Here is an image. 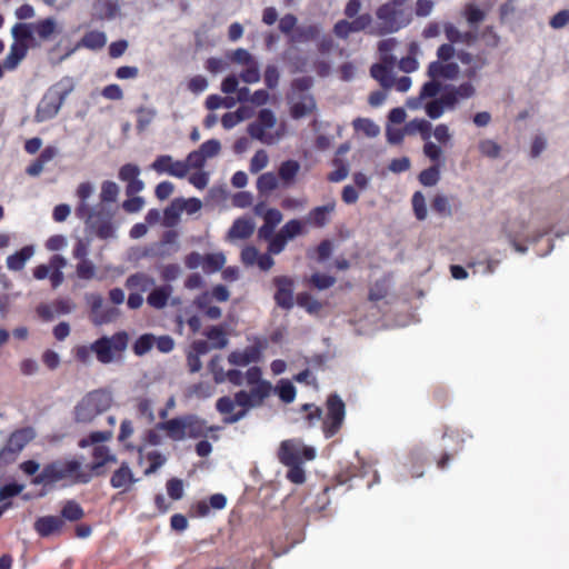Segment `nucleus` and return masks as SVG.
Here are the masks:
<instances>
[{"label":"nucleus","instance_id":"nucleus-33","mask_svg":"<svg viewBox=\"0 0 569 569\" xmlns=\"http://www.w3.org/2000/svg\"><path fill=\"white\" fill-rule=\"evenodd\" d=\"M301 169L300 163L297 160L289 159L280 163L278 170V177L286 186H290L295 182L297 174Z\"/></svg>","mask_w":569,"mask_h":569},{"label":"nucleus","instance_id":"nucleus-18","mask_svg":"<svg viewBox=\"0 0 569 569\" xmlns=\"http://www.w3.org/2000/svg\"><path fill=\"white\" fill-rule=\"evenodd\" d=\"M372 22L369 13L356 17L352 21L340 20L335 24V33L339 38H347L350 33L367 29Z\"/></svg>","mask_w":569,"mask_h":569},{"label":"nucleus","instance_id":"nucleus-35","mask_svg":"<svg viewBox=\"0 0 569 569\" xmlns=\"http://www.w3.org/2000/svg\"><path fill=\"white\" fill-rule=\"evenodd\" d=\"M479 153L488 159L497 160L501 158L502 147L491 138H482L477 144Z\"/></svg>","mask_w":569,"mask_h":569},{"label":"nucleus","instance_id":"nucleus-63","mask_svg":"<svg viewBox=\"0 0 569 569\" xmlns=\"http://www.w3.org/2000/svg\"><path fill=\"white\" fill-rule=\"evenodd\" d=\"M440 179V169L439 166H432L426 170H423L419 174V181L421 184L426 187H432L438 183Z\"/></svg>","mask_w":569,"mask_h":569},{"label":"nucleus","instance_id":"nucleus-37","mask_svg":"<svg viewBox=\"0 0 569 569\" xmlns=\"http://www.w3.org/2000/svg\"><path fill=\"white\" fill-rule=\"evenodd\" d=\"M67 266V259L60 254L52 256V271L50 274V283L53 289L60 287L64 281L63 268Z\"/></svg>","mask_w":569,"mask_h":569},{"label":"nucleus","instance_id":"nucleus-54","mask_svg":"<svg viewBox=\"0 0 569 569\" xmlns=\"http://www.w3.org/2000/svg\"><path fill=\"white\" fill-rule=\"evenodd\" d=\"M76 273L79 279L92 280L97 276V267L90 260H81L76 266Z\"/></svg>","mask_w":569,"mask_h":569},{"label":"nucleus","instance_id":"nucleus-45","mask_svg":"<svg viewBox=\"0 0 569 569\" xmlns=\"http://www.w3.org/2000/svg\"><path fill=\"white\" fill-rule=\"evenodd\" d=\"M208 341L213 349H223L228 345V337L226 331L218 326L211 327L206 331Z\"/></svg>","mask_w":569,"mask_h":569},{"label":"nucleus","instance_id":"nucleus-31","mask_svg":"<svg viewBox=\"0 0 569 569\" xmlns=\"http://www.w3.org/2000/svg\"><path fill=\"white\" fill-rule=\"evenodd\" d=\"M27 50L28 48L26 43L13 42L10 46V51L4 59L3 68L9 71L14 70L22 61V59L26 57Z\"/></svg>","mask_w":569,"mask_h":569},{"label":"nucleus","instance_id":"nucleus-40","mask_svg":"<svg viewBox=\"0 0 569 569\" xmlns=\"http://www.w3.org/2000/svg\"><path fill=\"white\" fill-rule=\"evenodd\" d=\"M458 60L467 68L465 76L468 78L476 77L477 72L483 67V61L480 58L473 57L468 52H459L457 54Z\"/></svg>","mask_w":569,"mask_h":569},{"label":"nucleus","instance_id":"nucleus-1","mask_svg":"<svg viewBox=\"0 0 569 569\" xmlns=\"http://www.w3.org/2000/svg\"><path fill=\"white\" fill-rule=\"evenodd\" d=\"M91 478V472L83 468L82 461L70 458L59 459L44 466L42 471L33 478L32 483L50 485L60 481L87 483Z\"/></svg>","mask_w":569,"mask_h":569},{"label":"nucleus","instance_id":"nucleus-62","mask_svg":"<svg viewBox=\"0 0 569 569\" xmlns=\"http://www.w3.org/2000/svg\"><path fill=\"white\" fill-rule=\"evenodd\" d=\"M156 338L152 335H142L133 345V352L137 356H143L149 352L154 345Z\"/></svg>","mask_w":569,"mask_h":569},{"label":"nucleus","instance_id":"nucleus-10","mask_svg":"<svg viewBox=\"0 0 569 569\" xmlns=\"http://www.w3.org/2000/svg\"><path fill=\"white\" fill-rule=\"evenodd\" d=\"M376 16L380 23L378 27L370 29V33L376 36L397 32L411 21L409 12L403 9H397L390 3L379 7Z\"/></svg>","mask_w":569,"mask_h":569},{"label":"nucleus","instance_id":"nucleus-3","mask_svg":"<svg viewBox=\"0 0 569 569\" xmlns=\"http://www.w3.org/2000/svg\"><path fill=\"white\" fill-rule=\"evenodd\" d=\"M76 84L74 78L64 76L49 87L37 106L34 121L46 122L53 119L59 113L67 97L74 90Z\"/></svg>","mask_w":569,"mask_h":569},{"label":"nucleus","instance_id":"nucleus-27","mask_svg":"<svg viewBox=\"0 0 569 569\" xmlns=\"http://www.w3.org/2000/svg\"><path fill=\"white\" fill-rule=\"evenodd\" d=\"M64 521L61 517L57 516H47L39 518L34 523V529L42 537H48L54 532H58Z\"/></svg>","mask_w":569,"mask_h":569},{"label":"nucleus","instance_id":"nucleus-41","mask_svg":"<svg viewBox=\"0 0 569 569\" xmlns=\"http://www.w3.org/2000/svg\"><path fill=\"white\" fill-rule=\"evenodd\" d=\"M398 46V41L395 38H389L379 42V52L382 60V66H387L392 68L397 58L391 53L396 47Z\"/></svg>","mask_w":569,"mask_h":569},{"label":"nucleus","instance_id":"nucleus-38","mask_svg":"<svg viewBox=\"0 0 569 569\" xmlns=\"http://www.w3.org/2000/svg\"><path fill=\"white\" fill-rule=\"evenodd\" d=\"M432 124L426 119H413L409 121L405 127L407 134L420 133L423 140H428L431 137Z\"/></svg>","mask_w":569,"mask_h":569},{"label":"nucleus","instance_id":"nucleus-30","mask_svg":"<svg viewBox=\"0 0 569 569\" xmlns=\"http://www.w3.org/2000/svg\"><path fill=\"white\" fill-rule=\"evenodd\" d=\"M207 427L203 421L197 418L180 419V438L182 437H201L206 433Z\"/></svg>","mask_w":569,"mask_h":569},{"label":"nucleus","instance_id":"nucleus-8","mask_svg":"<svg viewBox=\"0 0 569 569\" xmlns=\"http://www.w3.org/2000/svg\"><path fill=\"white\" fill-rule=\"evenodd\" d=\"M84 221L86 229L102 240L117 238V226L113 222V213L103 204L96 206L84 216H79Z\"/></svg>","mask_w":569,"mask_h":569},{"label":"nucleus","instance_id":"nucleus-36","mask_svg":"<svg viewBox=\"0 0 569 569\" xmlns=\"http://www.w3.org/2000/svg\"><path fill=\"white\" fill-rule=\"evenodd\" d=\"M107 43V36L102 31L93 30L87 32L80 40L79 46L90 50L102 49Z\"/></svg>","mask_w":569,"mask_h":569},{"label":"nucleus","instance_id":"nucleus-64","mask_svg":"<svg viewBox=\"0 0 569 569\" xmlns=\"http://www.w3.org/2000/svg\"><path fill=\"white\" fill-rule=\"evenodd\" d=\"M62 519L69 521H77L83 517V510L79 503L74 501H68L61 511Z\"/></svg>","mask_w":569,"mask_h":569},{"label":"nucleus","instance_id":"nucleus-28","mask_svg":"<svg viewBox=\"0 0 569 569\" xmlns=\"http://www.w3.org/2000/svg\"><path fill=\"white\" fill-rule=\"evenodd\" d=\"M119 10L118 0H97L93 4V14L99 20L114 19Z\"/></svg>","mask_w":569,"mask_h":569},{"label":"nucleus","instance_id":"nucleus-25","mask_svg":"<svg viewBox=\"0 0 569 569\" xmlns=\"http://www.w3.org/2000/svg\"><path fill=\"white\" fill-rule=\"evenodd\" d=\"M93 193H94V184L93 183L86 181V182H81L78 186L77 191H76V194L79 199V203L76 208L77 217L84 216L87 212H89L90 210H92L94 208V207H91L88 202V200L91 198V196Z\"/></svg>","mask_w":569,"mask_h":569},{"label":"nucleus","instance_id":"nucleus-44","mask_svg":"<svg viewBox=\"0 0 569 569\" xmlns=\"http://www.w3.org/2000/svg\"><path fill=\"white\" fill-rule=\"evenodd\" d=\"M279 179L272 171L264 172L257 179V190L259 193H269L279 187Z\"/></svg>","mask_w":569,"mask_h":569},{"label":"nucleus","instance_id":"nucleus-29","mask_svg":"<svg viewBox=\"0 0 569 569\" xmlns=\"http://www.w3.org/2000/svg\"><path fill=\"white\" fill-rule=\"evenodd\" d=\"M421 54L420 47L417 42H411L408 47V53L406 57L401 58L398 67L401 71L406 73L413 72L419 68L418 57Z\"/></svg>","mask_w":569,"mask_h":569},{"label":"nucleus","instance_id":"nucleus-22","mask_svg":"<svg viewBox=\"0 0 569 569\" xmlns=\"http://www.w3.org/2000/svg\"><path fill=\"white\" fill-rule=\"evenodd\" d=\"M335 209V201H331L323 206L316 207L308 213L306 222L317 228L325 227L330 221L331 214L333 213Z\"/></svg>","mask_w":569,"mask_h":569},{"label":"nucleus","instance_id":"nucleus-46","mask_svg":"<svg viewBox=\"0 0 569 569\" xmlns=\"http://www.w3.org/2000/svg\"><path fill=\"white\" fill-rule=\"evenodd\" d=\"M157 117V110L153 107H140L137 109V130L144 131Z\"/></svg>","mask_w":569,"mask_h":569},{"label":"nucleus","instance_id":"nucleus-34","mask_svg":"<svg viewBox=\"0 0 569 569\" xmlns=\"http://www.w3.org/2000/svg\"><path fill=\"white\" fill-rule=\"evenodd\" d=\"M134 482L130 468L122 463L111 477L110 483L113 488L127 490Z\"/></svg>","mask_w":569,"mask_h":569},{"label":"nucleus","instance_id":"nucleus-12","mask_svg":"<svg viewBox=\"0 0 569 569\" xmlns=\"http://www.w3.org/2000/svg\"><path fill=\"white\" fill-rule=\"evenodd\" d=\"M112 432L111 431H94L91 432L88 437L82 438L79 441V447L86 448L91 445H96L92 451V457L94 459L93 463L90 466V472L100 475L101 473V467L109 462H116V456L110 453V450L108 447L101 445L102 442L108 441L111 439Z\"/></svg>","mask_w":569,"mask_h":569},{"label":"nucleus","instance_id":"nucleus-9","mask_svg":"<svg viewBox=\"0 0 569 569\" xmlns=\"http://www.w3.org/2000/svg\"><path fill=\"white\" fill-rule=\"evenodd\" d=\"M112 396L106 390H94L84 396L74 408L76 420L91 422L98 415L111 407Z\"/></svg>","mask_w":569,"mask_h":569},{"label":"nucleus","instance_id":"nucleus-17","mask_svg":"<svg viewBox=\"0 0 569 569\" xmlns=\"http://www.w3.org/2000/svg\"><path fill=\"white\" fill-rule=\"evenodd\" d=\"M221 144L218 140L211 139L203 142L199 150L189 154L187 163L190 167L200 168L207 159L217 156L220 152Z\"/></svg>","mask_w":569,"mask_h":569},{"label":"nucleus","instance_id":"nucleus-58","mask_svg":"<svg viewBox=\"0 0 569 569\" xmlns=\"http://www.w3.org/2000/svg\"><path fill=\"white\" fill-rule=\"evenodd\" d=\"M120 312L114 307H102V310L92 318V322L97 326L110 323L119 317Z\"/></svg>","mask_w":569,"mask_h":569},{"label":"nucleus","instance_id":"nucleus-32","mask_svg":"<svg viewBox=\"0 0 569 569\" xmlns=\"http://www.w3.org/2000/svg\"><path fill=\"white\" fill-rule=\"evenodd\" d=\"M321 32L319 24H308L298 27L290 36V41L293 43H302L310 40H316Z\"/></svg>","mask_w":569,"mask_h":569},{"label":"nucleus","instance_id":"nucleus-7","mask_svg":"<svg viewBox=\"0 0 569 569\" xmlns=\"http://www.w3.org/2000/svg\"><path fill=\"white\" fill-rule=\"evenodd\" d=\"M440 91V84L437 81H427L420 89L417 97H410L406 106L410 110L425 109L430 119H439L446 111L441 98H436Z\"/></svg>","mask_w":569,"mask_h":569},{"label":"nucleus","instance_id":"nucleus-13","mask_svg":"<svg viewBox=\"0 0 569 569\" xmlns=\"http://www.w3.org/2000/svg\"><path fill=\"white\" fill-rule=\"evenodd\" d=\"M346 417V406L341 398L332 395L327 400V412L322 421L326 438L333 437L342 427Z\"/></svg>","mask_w":569,"mask_h":569},{"label":"nucleus","instance_id":"nucleus-53","mask_svg":"<svg viewBox=\"0 0 569 569\" xmlns=\"http://www.w3.org/2000/svg\"><path fill=\"white\" fill-rule=\"evenodd\" d=\"M276 392L279 396V398L286 403L292 402L296 398L295 386L292 385V382L286 379H281L278 382L276 387Z\"/></svg>","mask_w":569,"mask_h":569},{"label":"nucleus","instance_id":"nucleus-59","mask_svg":"<svg viewBox=\"0 0 569 569\" xmlns=\"http://www.w3.org/2000/svg\"><path fill=\"white\" fill-rule=\"evenodd\" d=\"M303 224L298 219L289 220L279 231V233L288 240L293 239L298 234L302 233Z\"/></svg>","mask_w":569,"mask_h":569},{"label":"nucleus","instance_id":"nucleus-47","mask_svg":"<svg viewBox=\"0 0 569 569\" xmlns=\"http://www.w3.org/2000/svg\"><path fill=\"white\" fill-rule=\"evenodd\" d=\"M151 168L159 173H169L178 177V163L172 160L169 156L159 157L152 164Z\"/></svg>","mask_w":569,"mask_h":569},{"label":"nucleus","instance_id":"nucleus-21","mask_svg":"<svg viewBox=\"0 0 569 569\" xmlns=\"http://www.w3.org/2000/svg\"><path fill=\"white\" fill-rule=\"evenodd\" d=\"M36 433L32 428H23L14 431L8 442L7 446L1 451V456H4L7 452L18 453L20 452L28 442H30L34 438Z\"/></svg>","mask_w":569,"mask_h":569},{"label":"nucleus","instance_id":"nucleus-15","mask_svg":"<svg viewBox=\"0 0 569 569\" xmlns=\"http://www.w3.org/2000/svg\"><path fill=\"white\" fill-rule=\"evenodd\" d=\"M217 410L224 416V421L234 423L246 417L247 410L238 401V392L233 398L222 397L217 401Z\"/></svg>","mask_w":569,"mask_h":569},{"label":"nucleus","instance_id":"nucleus-55","mask_svg":"<svg viewBox=\"0 0 569 569\" xmlns=\"http://www.w3.org/2000/svg\"><path fill=\"white\" fill-rule=\"evenodd\" d=\"M425 141H426V143L423 146L425 156L430 161L435 162V166L440 167L443 163L441 147L438 143L430 141V139L425 140Z\"/></svg>","mask_w":569,"mask_h":569},{"label":"nucleus","instance_id":"nucleus-39","mask_svg":"<svg viewBox=\"0 0 569 569\" xmlns=\"http://www.w3.org/2000/svg\"><path fill=\"white\" fill-rule=\"evenodd\" d=\"M172 293V288L170 286H162L156 288L151 291V293L147 298V302L156 308L161 309L167 305L169 297Z\"/></svg>","mask_w":569,"mask_h":569},{"label":"nucleus","instance_id":"nucleus-52","mask_svg":"<svg viewBox=\"0 0 569 569\" xmlns=\"http://www.w3.org/2000/svg\"><path fill=\"white\" fill-rule=\"evenodd\" d=\"M34 34L46 40L49 39L56 31L57 23L53 18H47L44 20L33 23Z\"/></svg>","mask_w":569,"mask_h":569},{"label":"nucleus","instance_id":"nucleus-42","mask_svg":"<svg viewBox=\"0 0 569 569\" xmlns=\"http://www.w3.org/2000/svg\"><path fill=\"white\" fill-rule=\"evenodd\" d=\"M154 284V281L151 277L146 273H134L131 274L126 280V287L130 290L137 289L142 292L148 291Z\"/></svg>","mask_w":569,"mask_h":569},{"label":"nucleus","instance_id":"nucleus-16","mask_svg":"<svg viewBox=\"0 0 569 569\" xmlns=\"http://www.w3.org/2000/svg\"><path fill=\"white\" fill-rule=\"evenodd\" d=\"M262 347L258 343L246 347L241 350H234L228 356V361L232 366L246 367L250 363L260 361Z\"/></svg>","mask_w":569,"mask_h":569},{"label":"nucleus","instance_id":"nucleus-19","mask_svg":"<svg viewBox=\"0 0 569 569\" xmlns=\"http://www.w3.org/2000/svg\"><path fill=\"white\" fill-rule=\"evenodd\" d=\"M459 66L451 61H433L428 67L430 81L439 79L452 80L459 76Z\"/></svg>","mask_w":569,"mask_h":569},{"label":"nucleus","instance_id":"nucleus-20","mask_svg":"<svg viewBox=\"0 0 569 569\" xmlns=\"http://www.w3.org/2000/svg\"><path fill=\"white\" fill-rule=\"evenodd\" d=\"M276 293L274 299L278 306L289 309L293 306V284L287 277H277L274 279Z\"/></svg>","mask_w":569,"mask_h":569},{"label":"nucleus","instance_id":"nucleus-51","mask_svg":"<svg viewBox=\"0 0 569 569\" xmlns=\"http://www.w3.org/2000/svg\"><path fill=\"white\" fill-rule=\"evenodd\" d=\"M224 263L226 257L222 252L209 253L204 256L202 269L208 273H212L220 270Z\"/></svg>","mask_w":569,"mask_h":569},{"label":"nucleus","instance_id":"nucleus-24","mask_svg":"<svg viewBox=\"0 0 569 569\" xmlns=\"http://www.w3.org/2000/svg\"><path fill=\"white\" fill-rule=\"evenodd\" d=\"M36 249L33 246H26L19 251L10 254L6 259L7 268L10 271H21L27 262L33 257Z\"/></svg>","mask_w":569,"mask_h":569},{"label":"nucleus","instance_id":"nucleus-26","mask_svg":"<svg viewBox=\"0 0 569 569\" xmlns=\"http://www.w3.org/2000/svg\"><path fill=\"white\" fill-rule=\"evenodd\" d=\"M291 116L295 119L303 118L310 114L316 109V102L309 94H301L299 98H292L291 101Z\"/></svg>","mask_w":569,"mask_h":569},{"label":"nucleus","instance_id":"nucleus-4","mask_svg":"<svg viewBox=\"0 0 569 569\" xmlns=\"http://www.w3.org/2000/svg\"><path fill=\"white\" fill-rule=\"evenodd\" d=\"M246 383L249 390L238 391V401L249 411L259 407L263 400L269 397L272 386L269 381L262 379V372L258 367H251L244 372Z\"/></svg>","mask_w":569,"mask_h":569},{"label":"nucleus","instance_id":"nucleus-61","mask_svg":"<svg viewBox=\"0 0 569 569\" xmlns=\"http://www.w3.org/2000/svg\"><path fill=\"white\" fill-rule=\"evenodd\" d=\"M90 246L91 241L88 238H78L73 249H72V256L74 259L81 261L89 259V252H90Z\"/></svg>","mask_w":569,"mask_h":569},{"label":"nucleus","instance_id":"nucleus-57","mask_svg":"<svg viewBox=\"0 0 569 569\" xmlns=\"http://www.w3.org/2000/svg\"><path fill=\"white\" fill-rule=\"evenodd\" d=\"M431 134L436 139L437 143L448 146L451 143L453 133L449 126L446 123H439L431 129Z\"/></svg>","mask_w":569,"mask_h":569},{"label":"nucleus","instance_id":"nucleus-49","mask_svg":"<svg viewBox=\"0 0 569 569\" xmlns=\"http://www.w3.org/2000/svg\"><path fill=\"white\" fill-rule=\"evenodd\" d=\"M120 192L119 186L113 181H103L100 189V200L102 203L116 202Z\"/></svg>","mask_w":569,"mask_h":569},{"label":"nucleus","instance_id":"nucleus-6","mask_svg":"<svg viewBox=\"0 0 569 569\" xmlns=\"http://www.w3.org/2000/svg\"><path fill=\"white\" fill-rule=\"evenodd\" d=\"M276 124L277 118L273 111L262 109L259 111L257 120L248 126V133L252 139L273 146L284 137V126L276 128Z\"/></svg>","mask_w":569,"mask_h":569},{"label":"nucleus","instance_id":"nucleus-60","mask_svg":"<svg viewBox=\"0 0 569 569\" xmlns=\"http://www.w3.org/2000/svg\"><path fill=\"white\" fill-rule=\"evenodd\" d=\"M244 67L246 69L240 73L241 80L246 83L259 82L261 78L259 63L254 60Z\"/></svg>","mask_w":569,"mask_h":569},{"label":"nucleus","instance_id":"nucleus-11","mask_svg":"<svg viewBox=\"0 0 569 569\" xmlns=\"http://www.w3.org/2000/svg\"><path fill=\"white\" fill-rule=\"evenodd\" d=\"M129 336L119 331L112 336H103L93 342V353L99 362L109 365L121 358L128 347Z\"/></svg>","mask_w":569,"mask_h":569},{"label":"nucleus","instance_id":"nucleus-48","mask_svg":"<svg viewBox=\"0 0 569 569\" xmlns=\"http://www.w3.org/2000/svg\"><path fill=\"white\" fill-rule=\"evenodd\" d=\"M352 124L356 131L362 132L369 138H375L380 133L379 126L368 118H357Z\"/></svg>","mask_w":569,"mask_h":569},{"label":"nucleus","instance_id":"nucleus-56","mask_svg":"<svg viewBox=\"0 0 569 569\" xmlns=\"http://www.w3.org/2000/svg\"><path fill=\"white\" fill-rule=\"evenodd\" d=\"M269 164V154L266 150L260 149L254 152L250 159L249 170L251 173H258Z\"/></svg>","mask_w":569,"mask_h":569},{"label":"nucleus","instance_id":"nucleus-5","mask_svg":"<svg viewBox=\"0 0 569 569\" xmlns=\"http://www.w3.org/2000/svg\"><path fill=\"white\" fill-rule=\"evenodd\" d=\"M535 221L536 216L532 213L520 214L509 218L502 224L501 237L505 238L508 242H515L520 240L536 242L548 231L537 229L533 226Z\"/></svg>","mask_w":569,"mask_h":569},{"label":"nucleus","instance_id":"nucleus-50","mask_svg":"<svg viewBox=\"0 0 569 569\" xmlns=\"http://www.w3.org/2000/svg\"><path fill=\"white\" fill-rule=\"evenodd\" d=\"M11 34L14 42H22L31 40L34 34L33 23H16L11 29Z\"/></svg>","mask_w":569,"mask_h":569},{"label":"nucleus","instance_id":"nucleus-14","mask_svg":"<svg viewBox=\"0 0 569 569\" xmlns=\"http://www.w3.org/2000/svg\"><path fill=\"white\" fill-rule=\"evenodd\" d=\"M391 69L392 68L387 66L373 64L370 72L372 78L376 79L383 89L395 88L398 92H407L412 86L411 78L408 76L396 78Z\"/></svg>","mask_w":569,"mask_h":569},{"label":"nucleus","instance_id":"nucleus-23","mask_svg":"<svg viewBox=\"0 0 569 569\" xmlns=\"http://www.w3.org/2000/svg\"><path fill=\"white\" fill-rule=\"evenodd\" d=\"M254 222L251 218L237 219L228 231L227 239L230 241L249 238L254 230Z\"/></svg>","mask_w":569,"mask_h":569},{"label":"nucleus","instance_id":"nucleus-43","mask_svg":"<svg viewBox=\"0 0 569 569\" xmlns=\"http://www.w3.org/2000/svg\"><path fill=\"white\" fill-rule=\"evenodd\" d=\"M197 307L210 319H218L221 316V309L211 305L209 292H203L196 299Z\"/></svg>","mask_w":569,"mask_h":569},{"label":"nucleus","instance_id":"nucleus-2","mask_svg":"<svg viewBox=\"0 0 569 569\" xmlns=\"http://www.w3.org/2000/svg\"><path fill=\"white\" fill-rule=\"evenodd\" d=\"M280 462L289 468L287 478L297 485L306 480L303 463L316 458V449L306 446L300 439L283 440L278 449Z\"/></svg>","mask_w":569,"mask_h":569}]
</instances>
